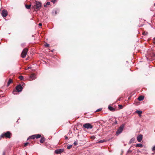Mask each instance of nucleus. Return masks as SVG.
<instances>
[{"instance_id": "1a4fd4ad", "label": "nucleus", "mask_w": 155, "mask_h": 155, "mask_svg": "<svg viewBox=\"0 0 155 155\" xmlns=\"http://www.w3.org/2000/svg\"><path fill=\"white\" fill-rule=\"evenodd\" d=\"M63 149H57L55 151V153L56 154H58L60 153L61 152H62L63 151Z\"/></svg>"}, {"instance_id": "c03bdc74", "label": "nucleus", "mask_w": 155, "mask_h": 155, "mask_svg": "<svg viewBox=\"0 0 155 155\" xmlns=\"http://www.w3.org/2000/svg\"><path fill=\"white\" fill-rule=\"evenodd\" d=\"M67 148H68V146H67Z\"/></svg>"}, {"instance_id": "e433bc0d", "label": "nucleus", "mask_w": 155, "mask_h": 155, "mask_svg": "<svg viewBox=\"0 0 155 155\" xmlns=\"http://www.w3.org/2000/svg\"><path fill=\"white\" fill-rule=\"evenodd\" d=\"M117 120H116L115 121V124H117Z\"/></svg>"}, {"instance_id": "423d86ee", "label": "nucleus", "mask_w": 155, "mask_h": 155, "mask_svg": "<svg viewBox=\"0 0 155 155\" xmlns=\"http://www.w3.org/2000/svg\"><path fill=\"white\" fill-rule=\"evenodd\" d=\"M36 78V75L34 74H31L29 77V81H32L35 79Z\"/></svg>"}, {"instance_id": "2eb2a0df", "label": "nucleus", "mask_w": 155, "mask_h": 155, "mask_svg": "<svg viewBox=\"0 0 155 155\" xmlns=\"http://www.w3.org/2000/svg\"><path fill=\"white\" fill-rule=\"evenodd\" d=\"M35 136V135H32L31 136H30L29 137V138H30V139H34L35 138H36Z\"/></svg>"}, {"instance_id": "72a5a7b5", "label": "nucleus", "mask_w": 155, "mask_h": 155, "mask_svg": "<svg viewBox=\"0 0 155 155\" xmlns=\"http://www.w3.org/2000/svg\"><path fill=\"white\" fill-rule=\"evenodd\" d=\"M153 42L155 44V37L153 39Z\"/></svg>"}, {"instance_id": "cd10ccee", "label": "nucleus", "mask_w": 155, "mask_h": 155, "mask_svg": "<svg viewBox=\"0 0 155 155\" xmlns=\"http://www.w3.org/2000/svg\"><path fill=\"white\" fill-rule=\"evenodd\" d=\"M132 152V151L131 150H128L127 151V153H131Z\"/></svg>"}, {"instance_id": "c9c22d12", "label": "nucleus", "mask_w": 155, "mask_h": 155, "mask_svg": "<svg viewBox=\"0 0 155 155\" xmlns=\"http://www.w3.org/2000/svg\"><path fill=\"white\" fill-rule=\"evenodd\" d=\"M39 26H41L42 25V24H41V23H39Z\"/></svg>"}, {"instance_id": "0eeeda50", "label": "nucleus", "mask_w": 155, "mask_h": 155, "mask_svg": "<svg viewBox=\"0 0 155 155\" xmlns=\"http://www.w3.org/2000/svg\"><path fill=\"white\" fill-rule=\"evenodd\" d=\"M22 86L20 85H18L16 87V90L18 92H21L22 91Z\"/></svg>"}, {"instance_id": "20e7f679", "label": "nucleus", "mask_w": 155, "mask_h": 155, "mask_svg": "<svg viewBox=\"0 0 155 155\" xmlns=\"http://www.w3.org/2000/svg\"><path fill=\"white\" fill-rule=\"evenodd\" d=\"M41 2H38L35 1V5L34 6L36 7V9L37 10H39L41 7Z\"/></svg>"}, {"instance_id": "79ce46f5", "label": "nucleus", "mask_w": 155, "mask_h": 155, "mask_svg": "<svg viewBox=\"0 0 155 155\" xmlns=\"http://www.w3.org/2000/svg\"><path fill=\"white\" fill-rule=\"evenodd\" d=\"M13 92L14 94H15V93H14L15 91H14Z\"/></svg>"}, {"instance_id": "f3484780", "label": "nucleus", "mask_w": 155, "mask_h": 155, "mask_svg": "<svg viewBox=\"0 0 155 155\" xmlns=\"http://www.w3.org/2000/svg\"><path fill=\"white\" fill-rule=\"evenodd\" d=\"M25 6L26 8L28 9H29L31 7V5H25Z\"/></svg>"}, {"instance_id": "473e14b6", "label": "nucleus", "mask_w": 155, "mask_h": 155, "mask_svg": "<svg viewBox=\"0 0 155 155\" xmlns=\"http://www.w3.org/2000/svg\"><path fill=\"white\" fill-rule=\"evenodd\" d=\"M54 11V12H55V15L57 14V13H58L57 11H56V10H55Z\"/></svg>"}, {"instance_id": "58836bf2", "label": "nucleus", "mask_w": 155, "mask_h": 155, "mask_svg": "<svg viewBox=\"0 0 155 155\" xmlns=\"http://www.w3.org/2000/svg\"><path fill=\"white\" fill-rule=\"evenodd\" d=\"M31 68V67H28V68H27V69H30V68Z\"/></svg>"}, {"instance_id": "a18cd8bd", "label": "nucleus", "mask_w": 155, "mask_h": 155, "mask_svg": "<svg viewBox=\"0 0 155 155\" xmlns=\"http://www.w3.org/2000/svg\"><path fill=\"white\" fill-rule=\"evenodd\" d=\"M155 153V152H154Z\"/></svg>"}, {"instance_id": "39448f33", "label": "nucleus", "mask_w": 155, "mask_h": 155, "mask_svg": "<svg viewBox=\"0 0 155 155\" xmlns=\"http://www.w3.org/2000/svg\"><path fill=\"white\" fill-rule=\"evenodd\" d=\"M28 49L25 48L24 49L21 54V57L24 58H25L27 54Z\"/></svg>"}, {"instance_id": "37998d69", "label": "nucleus", "mask_w": 155, "mask_h": 155, "mask_svg": "<svg viewBox=\"0 0 155 155\" xmlns=\"http://www.w3.org/2000/svg\"><path fill=\"white\" fill-rule=\"evenodd\" d=\"M154 6H155V3L154 4Z\"/></svg>"}, {"instance_id": "9b49d317", "label": "nucleus", "mask_w": 155, "mask_h": 155, "mask_svg": "<svg viewBox=\"0 0 155 155\" xmlns=\"http://www.w3.org/2000/svg\"><path fill=\"white\" fill-rule=\"evenodd\" d=\"M108 108L110 110L112 111H114L115 110V108H113L110 106H109L108 107Z\"/></svg>"}, {"instance_id": "6e6552de", "label": "nucleus", "mask_w": 155, "mask_h": 155, "mask_svg": "<svg viewBox=\"0 0 155 155\" xmlns=\"http://www.w3.org/2000/svg\"><path fill=\"white\" fill-rule=\"evenodd\" d=\"M2 15L3 17H6L8 15L7 11L5 10H3L2 12Z\"/></svg>"}, {"instance_id": "a211bd4d", "label": "nucleus", "mask_w": 155, "mask_h": 155, "mask_svg": "<svg viewBox=\"0 0 155 155\" xmlns=\"http://www.w3.org/2000/svg\"><path fill=\"white\" fill-rule=\"evenodd\" d=\"M12 81L11 79H9L8 82V86L9 84L12 82Z\"/></svg>"}, {"instance_id": "f8f14e48", "label": "nucleus", "mask_w": 155, "mask_h": 155, "mask_svg": "<svg viewBox=\"0 0 155 155\" xmlns=\"http://www.w3.org/2000/svg\"><path fill=\"white\" fill-rule=\"evenodd\" d=\"M135 113L138 114L139 116L140 117H141V114L142 113V111L139 110H136L135 111Z\"/></svg>"}, {"instance_id": "dca6fc26", "label": "nucleus", "mask_w": 155, "mask_h": 155, "mask_svg": "<svg viewBox=\"0 0 155 155\" xmlns=\"http://www.w3.org/2000/svg\"><path fill=\"white\" fill-rule=\"evenodd\" d=\"M36 138H38L41 137V135L39 134H35Z\"/></svg>"}, {"instance_id": "f704fd0d", "label": "nucleus", "mask_w": 155, "mask_h": 155, "mask_svg": "<svg viewBox=\"0 0 155 155\" xmlns=\"http://www.w3.org/2000/svg\"><path fill=\"white\" fill-rule=\"evenodd\" d=\"M71 147V145L68 146V149H70Z\"/></svg>"}, {"instance_id": "f03ea898", "label": "nucleus", "mask_w": 155, "mask_h": 155, "mask_svg": "<svg viewBox=\"0 0 155 155\" xmlns=\"http://www.w3.org/2000/svg\"><path fill=\"white\" fill-rule=\"evenodd\" d=\"M11 133L9 131H8L7 132L3 133L1 136L2 137H5L8 138L11 137Z\"/></svg>"}, {"instance_id": "7ed1b4c3", "label": "nucleus", "mask_w": 155, "mask_h": 155, "mask_svg": "<svg viewBox=\"0 0 155 155\" xmlns=\"http://www.w3.org/2000/svg\"><path fill=\"white\" fill-rule=\"evenodd\" d=\"M93 127V126L91 124L89 123H87L84 124L83 125V128L87 129H91Z\"/></svg>"}, {"instance_id": "bb28decb", "label": "nucleus", "mask_w": 155, "mask_h": 155, "mask_svg": "<svg viewBox=\"0 0 155 155\" xmlns=\"http://www.w3.org/2000/svg\"><path fill=\"white\" fill-rule=\"evenodd\" d=\"M119 108L120 109H122L123 107V106L122 105H119Z\"/></svg>"}, {"instance_id": "6ab92c4d", "label": "nucleus", "mask_w": 155, "mask_h": 155, "mask_svg": "<svg viewBox=\"0 0 155 155\" xmlns=\"http://www.w3.org/2000/svg\"><path fill=\"white\" fill-rule=\"evenodd\" d=\"M45 141V139L43 138H41L40 140V142L41 143H43Z\"/></svg>"}, {"instance_id": "a878e982", "label": "nucleus", "mask_w": 155, "mask_h": 155, "mask_svg": "<svg viewBox=\"0 0 155 155\" xmlns=\"http://www.w3.org/2000/svg\"><path fill=\"white\" fill-rule=\"evenodd\" d=\"M134 141V139H131L130 140V143H132L133 141Z\"/></svg>"}, {"instance_id": "5701e85b", "label": "nucleus", "mask_w": 155, "mask_h": 155, "mask_svg": "<svg viewBox=\"0 0 155 155\" xmlns=\"http://www.w3.org/2000/svg\"><path fill=\"white\" fill-rule=\"evenodd\" d=\"M148 33L147 32L144 31L143 33V35H147Z\"/></svg>"}, {"instance_id": "ea45409f", "label": "nucleus", "mask_w": 155, "mask_h": 155, "mask_svg": "<svg viewBox=\"0 0 155 155\" xmlns=\"http://www.w3.org/2000/svg\"><path fill=\"white\" fill-rule=\"evenodd\" d=\"M3 155H5V153L4 152L3 153Z\"/></svg>"}, {"instance_id": "7c9ffc66", "label": "nucleus", "mask_w": 155, "mask_h": 155, "mask_svg": "<svg viewBox=\"0 0 155 155\" xmlns=\"http://www.w3.org/2000/svg\"><path fill=\"white\" fill-rule=\"evenodd\" d=\"M56 0H52L51 2L53 3H54L56 2Z\"/></svg>"}, {"instance_id": "393cba45", "label": "nucleus", "mask_w": 155, "mask_h": 155, "mask_svg": "<svg viewBox=\"0 0 155 155\" xmlns=\"http://www.w3.org/2000/svg\"><path fill=\"white\" fill-rule=\"evenodd\" d=\"M29 144V143H25V144H24V147H26V146L28 144Z\"/></svg>"}, {"instance_id": "a19ab883", "label": "nucleus", "mask_w": 155, "mask_h": 155, "mask_svg": "<svg viewBox=\"0 0 155 155\" xmlns=\"http://www.w3.org/2000/svg\"><path fill=\"white\" fill-rule=\"evenodd\" d=\"M68 137L67 136H65V139H67Z\"/></svg>"}, {"instance_id": "b1692460", "label": "nucleus", "mask_w": 155, "mask_h": 155, "mask_svg": "<svg viewBox=\"0 0 155 155\" xmlns=\"http://www.w3.org/2000/svg\"><path fill=\"white\" fill-rule=\"evenodd\" d=\"M101 109H99L97 110L95 112H97L100 111H101Z\"/></svg>"}, {"instance_id": "2f4dec72", "label": "nucleus", "mask_w": 155, "mask_h": 155, "mask_svg": "<svg viewBox=\"0 0 155 155\" xmlns=\"http://www.w3.org/2000/svg\"><path fill=\"white\" fill-rule=\"evenodd\" d=\"M95 138V137L94 136H92L91 137V138L92 139H94Z\"/></svg>"}, {"instance_id": "c756f323", "label": "nucleus", "mask_w": 155, "mask_h": 155, "mask_svg": "<svg viewBox=\"0 0 155 155\" xmlns=\"http://www.w3.org/2000/svg\"><path fill=\"white\" fill-rule=\"evenodd\" d=\"M45 46L47 47H48L49 46V45L47 43L45 44Z\"/></svg>"}, {"instance_id": "412c9836", "label": "nucleus", "mask_w": 155, "mask_h": 155, "mask_svg": "<svg viewBox=\"0 0 155 155\" xmlns=\"http://www.w3.org/2000/svg\"><path fill=\"white\" fill-rule=\"evenodd\" d=\"M19 78L21 80H22L24 78L22 76H19Z\"/></svg>"}, {"instance_id": "4be33fe9", "label": "nucleus", "mask_w": 155, "mask_h": 155, "mask_svg": "<svg viewBox=\"0 0 155 155\" xmlns=\"http://www.w3.org/2000/svg\"><path fill=\"white\" fill-rule=\"evenodd\" d=\"M106 142V140H100V141H99L98 142L99 143H102L104 142Z\"/></svg>"}, {"instance_id": "9d476101", "label": "nucleus", "mask_w": 155, "mask_h": 155, "mask_svg": "<svg viewBox=\"0 0 155 155\" xmlns=\"http://www.w3.org/2000/svg\"><path fill=\"white\" fill-rule=\"evenodd\" d=\"M143 135L142 134H140L138 135L137 137V140L139 142H140L142 140Z\"/></svg>"}, {"instance_id": "c85d7f7f", "label": "nucleus", "mask_w": 155, "mask_h": 155, "mask_svg": "<svg viewBox=\"0 0 155 155\" xmlns=\"http://www.w3.org/2000/svg\"><path fill=\"white\" fill-rule=\"evenodd\" d=\"M152 150L153 151H154L155 150V146H154L152 149Z\"/></svg>"}, {"instance_id": "aec40b11", "label": "nucleus", "mask_w": 155, "mask_h": 155, "mask_svg": "<svg viewBox=\"0 0 155 155\" xmlns=\"http://www.w3.org/2000/svg\"><path fill=\"white\" fill-rule=\"evenodd\" d=\"M50 2H48L46 3V5H44V7H46L47 5H50Z\"/></svg>"}, {"instance_id": "f257e3e1", "label": "nucleus", "mask_w": 155, "mask_h": 155, "mask_svg": "<svg viewBox=\"0 0 155 155\" xmlns=\"http://www.w3.org/2000/svg\"><path fill=\"white\" fill-rule=\"evenodd\" d=\"M124 125L123 124L119 128L116 133V135L118 136L120 134L123 130Z\"/></svg>"}, {"instance_id": "4468645a", "label": "nucleus", "mask_w": 155, "mask_h": 155, "mask_svg": "<svg viewBox=\"0 0 155 155\" xmlns=\"http://www.w3.org/2000/svg\"><path fill=\"white\" fill-rule=\"evenodd\" d=\"M136 147H143V145L141 144L138 143L136 145Z\"/></svg>"}, {"instance_id": "ddd939ff", "label": "nucleus", "mask_w": 155, "mask_h": 155, "mask_svg": "<svg viewBox=\"0 0 155 155\" xmlns=\"http://www.w3.org/2000/svg\"><path fill=\"white\" fill-rule=\"evenodd\" d=\"M144 99V96H139L138 98V99L139 101H141L143 100Z\"/></svg>"}, {"instance_id": "4c0bfd02", "label": "nucleus", "mask_w": 155, "mask_h": 155, "mask_svg": "<svg viewBox=\"0 0 155 155\" xmlns=\"http://www.w3.org/2000/svg\"><path fill=\"white\" fill-rule=\"evenodd\" d=\"M74 144L75 145H77V143H75V142H74Z\"/></svg>"}]
</instances>
